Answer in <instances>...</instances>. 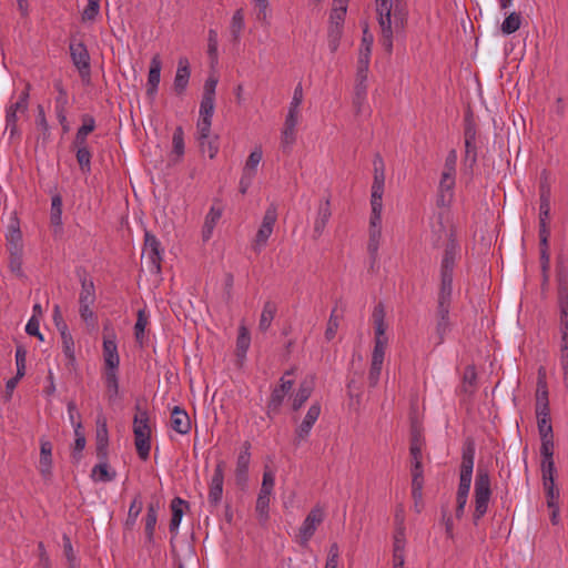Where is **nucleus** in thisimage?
I'll list each match as a JSON object with an SVG mask.
<instances>
[{"label":"nucleus","instance_id":"56","mask_svg":"<svg viewBox=\"0 0 568 568\" xmlns=\"http://www.w3.org/2000/svg\"><path fill=\"white\" fill-rule=\"evenodd\" d=\"M217 32L213 29H210L207 37V54L212 63L217 61Z\"/></svg>","mask_w":568,"mask_h":568},{"label":"nucleus","instance_id":"10","mask_svg":"<svg viewBox=\"0 0 568 568\" xmlns=\"http://www.w3.org/2000/svg\"><path fill=\"white\" fill-rule=\"evenodd\" d=\"M224 468H225V462L219 460L211 483H210V490H209V503L212 507H217L222 500L223 496V483H224Z\"/></svg>","mask_w":568,"mask_h":568},{"label":"nucleus","instance_id":"19","mask_svg":"<svg viewBox=\"0 0 568 568\" xmlns=\"http://www.w3.org/2000/svg\"><path fill=\"white\" fill-rule=\"evenodd\" d=\"M171 427L179 434L185 435L191 429V420L187 413L180 406H175L171 413Z\"/></svg>","mask_w":568,"mask_h":568},{"label":"nucleus","instance_id":"63","mask_svg":"<svg viewBox=\"0 0 568 568\" xmlns=\"http://www.w3.org/2000/svg\"><path fill=\"white\" fill-rule=\"evenodd\" d=\"M542 480L555 479L556 466L552 459H542L541 462Z\"/></svg>","mask_w":568,"mask_h":568},{"label":"nucleus","instance_id":"41","mask_svg":"<svg viewBox=\"0 0 568 568\" xmlns=\"http://www.w3.org/2000/svg\"><path fill=\"white\" fill-rule=\"evenodd\" d=\"M521 17L517 12H511L501 23V31L505 34H511L520 28Z\"/></svg>","mask_w":568,"mask_h":568},{"label":"nucleus","instance_id":"45","mask_svg":"<svg viewBox=\"0 0 568 568\" xmlns=\"http://www.w3.org/2000/svg\"><path fill=\"white\" fill-rule=\"evenodd\" d=\"M172 152L180 159L184 154V132L182 126H176L172 136Z\"/></svg>","mask_w":568,"mask_h":568},{"label":"nucleus","instance_id":"61","mask_svg":"<svg viewBox=\"0 0 568 568\" xmlns=\"http://www.w3.org/2000/svg\"><path fill=\"white\" fill-rule=\"evenodd\" d=\"M374 165V180L385 182V164L379 153L375 154L373 160Z\"/></svg>","mask_w":568,"mask_h":568},{"label":"nucleus","instance_id":"2","mask_svg":"<svg viewBox=\"0 0 568 568\" xmlns=\"http://www.w3.org/2000/svg\"><path fill=\"white\" fill-rule=\"evenodd\" d=\"M133 434L136 453L142 460H146L151 450V427L149 425V414L146 409L141 408L140 404L135 405Z\"/></svg>","mask_w":568,"mask_h":568},{"label":"nucleus","instance_id":"16","mask_svg":"<svg viewBox=\"0 0 568 568\" xmlns=\"http://www.w3.org/2000/svg\"><path fill=\"white\" fill-rule=\"evenodd\" d=\"M405 526H403V519H400V523L398 527L395 528L394 532V542H393V565L397 566H404L405 564Z\"/></svg>","mask_w":568,"mask_h":568},{"label":"nucleus","instance_id":"53","mask_svg":"<svg viewBox=\"0 0 568 568\" xmlns=\"http://www.w3.org/2000/svg\"><path fill=\"white\" fill-rule=\"evenodd\" d=\"M26 357L27 351L22 345L17 346L16 349V364H17V376L22 378L26 374Z\"/></svg>","mask_w":568,"mask_h":568},{"label":"nucleus","instance_id":"29","mask_svg":"<svg viewBox=\"0 0 568 568\" xmlns=\"http://www.w3.org/2000/svg\"><path fill=\"white\" fill-rule=\"evenodd\" d=\"M313 392V383L312 381H303L300 384V387L295 394V397L293 399L292 408L294 410H298L304 403L310 398Z\"/></svg>","mask_w":568,"mask_h":568},{"label":"nucleus","instance_id":"52","mask_svg":"<svg viewBox=\"0 0 568 568\" xmlns=\"http://www.w3.org/2000/svg\"><path fill=\"white\" fill-rule=\"evenodd\" d=\"M146 324H148V317L145 315V312H144V310H140L138 312V318H136V323L134 325V335H135L136 342H139V343H142V341H143L144 329H145Z\"/></svg>","mask_w":568,"mask_h":568},{"label":"nucleus","instance_id":"49","mask_svg":"<svg viewBox=\"0 0 568 568\" xmlns=\"http://www.w3.org/2000/svg\"><path fill=\"white\" fill-rule=\"evenodd\" d=\"M77 161L80 166V170L83 173H89L91 171V152L89 148H82L77 150Z\"/></svg>","mask_w":568,"mask_h":568},{"label":"nucleus","instance_id":"35","mask_svg":"<svg viewBox=\"0 0 568 568\" xmlns=\"http://www.w3.org/2000/svg\"><path fill=\"white\" fill-rule=\"evenodd\" d=\"M158 506L154 504H149L146 516H145V535L149 541H152L153 535L155 531V525L158 521Z\"/></svg>","mask_w":568,"mask_h":568},{"label":"nucleus","instance_id":"22","mask_svg":"<svg viewBox=\"0 0 568 568\" xmlns=\"http://www.w3.org/2000/svg\"><path fill=\"white\" fill-rule=\"evenodd\" d=\"M423 465L422 462H412V497L423 499Z\"/></svg>","mask_w":568,"mask_h":568},{"label":"nucleus","instance_id":"46","mask_svg":"<svg viewBox=\"0 0 568 568\" xmlns=\"http://www.w3.org/2000/svg\"><path fill=\"white\" fill-rule=\"evenodd\" d=\"M54 89L58 91V95L55 98V111L67 110L68 106V93L62 84L61 80L54 81Z\"/></svg>","mask_w":568,"mask_h":568},{"label":"nucleus","instance_id":"14","mask_svg":"<svg viewBox=\"0 0 568 568\" xmlns=\"http://www.w3.org/2000/svg\"><path fill=\"white\" fill-rule=\"evenodd\" d=\"M250 443H244V449L240 453L236 462L235 479L239 486L244 487L248 478V465H250Z\"/></svg>","mask_w":568,"mask_h":568},{"label":"nucleus","instance_id":"60","mask_svg":"<svg viewBox=\"0 0 568 568\" xmlns=\"http://www.w3.org/2000/svg\"><path fill=\"white\" fill-rule=\"evenodd\" d=\"M100 11V1H89L82 13L83 21H93Z\"/></svg>","mask_w":568,"mask_h":568},{"label":"nucleus","instance_id":"36","mask_svg":"<svg viewBox=\"0 0 568 568\" xmlns=\"http://www.w3.org/2000/svg\"><path fill=\"white\" fill-rule=\"evenodd\" d=\"M285 396L286 394H284L283 389H280L278 387H275L272 390L267 403V415L270 417H272V415H276L280 412Z\"/></svg>","mask_w":568,"mask_h":568},{"label":"nucleus","instance_id":"44","mask_svg":"<svg viewBox=\"0 0 568 568\" xmlns=\"http://www.w3.org/2000/svg\"><path fill=\"white\" fill-rule=\"evenodd\" d=\"M262 156H263V153L260 148H256L254 151H252L245 162L243 172L255 175L256 168L260 164Z\"/></svg>","mask_w":568,"mask_h":568},{"label":"nucleus","instance_id":"26","mask_svg":"<svg viewBox=\"0 0 568 568\" xmlns=\"http://www.w3.org/2000/svg\"><path fill=\"white\" fill-rule=\"evenodd\" d=\"M108 428L105 422H103L97 429V457L99 459H108Z\"/></svg>","mask_w":568,"mask_h":568},{"label":"nucleus","instance_id":"55","mask_svg":"<svg viewBox=\"0 0 568 568\" xmlns=\"http://www.w3.org/2000/svg\"><path fill=\"white\" fill-rule=\"evenodd\" d=\"M338 326H339V317L336 315V308H334L331 313V316L327 322V327L325 331L326 341L329 342L335 337Z\"/></svg>","mask_w":568,"mask_h":568},{"label":"nucleus","instance_id":"51","mask_svg":"<svg viewBox=\"0 0 568 568\" xmlns=\"http://www.w3.org/2000/svg\"><path fill=\"white\" fill-rule=\"evenodd\" d=\"M143 503L140 499V497H135L129 508L128 518H126V526H133L135 524L136 518L139 517L140 513L142 511Z\"/></svg>","mask_w":568,"mask_h":568},{"label":"nucleus","instance_id":"34","mask_svg":"<svg viewBox=\"0 0 568 568\" xmlns=\"http://www.w3.org/2000/svg\"><path fill=\"white\" fill-rule=\"evenodd\" d=\"M95 301V290L93 281L81 278V292L79 297V304H93Z\"/></svg>","mask_w":568,"mask_h":568},{"label":"nucleus","instance_id":"42","mask_svg":"<svg viewBox=\"0 0 568 568\" xmlns=\"http://www.w3.org/2000/svg\"><path fill=\"white\" fill-rule=\"evenodd\" d=\"M212 120L210 119H200L197 122L199 130V143L201 151L205 153V141L210 138Z\"/></svg>","mask_w":568,"mask_h":568},{"label":"nucleus","instance_id":"27","mask_svg":"<svg viewBox=\"0 0 568 568\" xmlns=\"http://www.w3.org/2000/svg\"><path fill=\"white\" fill-rule=\"evenodd\" d=\"M61 339L63 353L68 358L67 366L73 367L75 364L74 342L72 335L68 332L67 324H63V329H61Z\"/></svg>","mask_w":568,"mask_h":568},{"label":"nucleus","instance_id":"11","mask_svg":"<svg viewBox=\"0 0 568 568\" xmlns=\"http://www.w3.org/2000/svg\"><path fill=\"white\" fill-rule=\"evenodd\" d=\"M373 37L367 36V30H364V37L362 40V47L359 49L358 57V67H357V78L362 79V81H366L368 65H369V57L372 52Z\"/></svg>","mask_w":568,"mask_h":568},{"label":"nucleus","instance_id":"17","mask_svg":"<svg viewBox=\"0 0 568 568\" xmlns=\"http://www.w3.org/2000/svg\"><path fill=\"white\" fill-rule=\"evenodd\" d=\"M454 186L455 173L443 172L438 186V206H444L452 201Z\"/></svg>","mask_w":568,"mask_h":568},{"label":"nucleus","instance_id":"6","mask_svg":"<svg viewBox=\"0 0 568 568\" xmlns=\"http://www.w3.org/2000/svg\"><path fill=\"white\" fill-rule=\"evenodd\" d=\"M277 221V209L275 204H271L263 216L262 224L257 230L252 248L260 253L261 250L266 245L270 236L273 233L274 225Z\"/></svg>","mask_w":568,"mask_h":568},{"label":"nucleus","instance_id":"18","mask_svg":"<svg viewBox=\"0 0 568 568\" xmlns=\"http://www.w3.org/2000/svg\"><path fill=\"white\" fill-rule=\"evenodd\" d=\"M190 67L186 58L179 60L178 70L174 78L173 89L176 94L181 95L186 90L190 80Z\"/></svg>","mask_w":568,"mask_h":568},{"label":"nucleus","instance_id":"48","mask_svg":"<svg viewBox=\"0 0 568 568\" xmlns=\"http://www.w3.org/2000/svg\"><path fill=\"white\" fill-rule=\"evenodd\" d=\"M214 99L215 97L202 95L200 104V119L212 120L214 113Z\"/></svg>","mask_w":568,"mask_h":568},{"label":"nucleus","instance_id":"39","mask_svg":"<svg viewBox=\"0 0 568 568\" xmlns=\"http://www.w3.org/2000/svg\"><path fill=\"white\" fill-rule=\"evenodd\" d=\"M251 344V336L248 329L242 325L239 328V336L236 339V352L237 355L244 356Z\"/></svg>","mask_w":568,"mask_h":568},{"label":"nucleus","instance_id":"33","mask_svg":"<svg viewBox=\"0 0 568 568\" xmlns=\"http://www.w3.org/2000/svg\"><path fill=\"white\" fill-rule=\"evenodd\" d=\"M118 371L104 369V381L109 400H113L119 394Z\"/></svg>","mask_w":568,"mask_h":568},{"label":"nucleus","instance_id":"59","mask_svg":"<svg viewBox=\"0 0 568 568\" xmlns=\"http://www.w3.org/2000/svg\"><path fill=\"white\" fill-rule=\"evenodd\" d=\"M346 10L347 9L345 7H334L329 16V27H339L341 29H343Z\"/></svg>","mask_w":568,"mask_h":568},{"label":"nucleus","instance_id":"62","mask_svg":"<svg viewBox=\"0 0 568 568\" xmlns=\"http://www.w3.org/2000/svg\"><path fill=\"white\" fill-rule=\"evenodd\" d=\"M537 424L540 438L554 437L550 418L539 417L537 418Z\"/></svg>","mask_w":568,"mask_h":568},{"label":"nucleus","instance_id":"30","mask_svg":"<svg viewBox=\"0 0 568 568\" xmlns=\"http://www.w3.org/2000/svg\"><path fill=\"white\" fill-rule=\"evenodd\" d=\"M221 215H222V211L220 209H215L214 206L211 207L210 212L207 213V215L205 217L203 230H202L203 241L210 240L217 221L221 219Z\"/></svg>","mask_w":568,"mask_h":568},{"label":"nucleus","instance_id":"4","mask_svg":"<svg viewBox=\"0 0 568 568\" xmlns=\"http://www.w3.org/2000/svg\"><path fill=\"white\" fill-rule=\"evenodd\" d=\"M491 496L490 476L487 469L478 468L475 479V510L473 521H478L485 516L488 509V503Z\"/></svg>","mask_w":568,"mask_h":568},{"label":"nucleus","instance_id":"15","mask_svg":"<svg viewBox=\"0 0 568 568\" xmlns=\"http://www.w3.org/2000/svg\"><path fill=\"white\" fill-rule=\"evenodd\" d=\"M477 390V372L474 365H468L465 367L462 384L459 386V395H463L465 398H471Z\"/></svg>","mask_w":568,"mask_h":568},{"label":"nucleus","instance_id":"21","mask_svg":"<svg viewBox=\"0 0 568 568\" xmlns=\"http://www.w3.org/2000/svg\"><path fill=\"white\" fill-rule=\"evenodd\" d=\"M103 357L105 369L118 371L120 358L118 354L116 343L114 339L104 338Z\"/></svg>","mask_w":568,"mask_h":568},{"label":"nucleus","instance_id":"38","mask_svg":"<svg viewBox=\"0 0 568 568\" xmlns=\"http://www.w3.org/2000/svg\"><path fill=\"white\" fill-rule=\"evenodd\" d=\"M560 308V332L568 331V292L566 288L559 290Z\"/></svg>","mask_w":568,"mask_h":568},{"label":"nucleus","instance_id":"40","mask_svg":"<svg viewBox=\"0 0 568 568\" xmlns=\"http://www.w3.org/2000/svg\"><path fill=\"white\" fill-rule=\"evenodd\" d=\"M244 29V12L243 9H237L231 21V33L233 37V41L237 42L240 39V34L242 30Z\"/></svg>","mask_w":568,"mask_h":568},{"label":"nucleus","instance_id":"37","mask_svg":"<svg viewBox=\"0 0 568 568\" xmlns=\"http://www.w3.org/2000/svg\"><path fill=\"white\" fill-rule=\"evenodd\" d=\"M381 237H382L381 229L369 230V240H368V244H367V251H368L371 260H372V267L374 266V264L377 261Z\"/></svg>","mask_w":568,"mask_h":568},{"label":"nucleus","instance_id":"31","mask_svg":"<svg viewBox=\"0 0 568 568\" xmlns=\"http://www.w3.org/2000/svg\"><path fill=\"white\" fill-rule=\"evenodd\" d=\"M270 497H271L270 493L260 489V493H258V496L256 499L255 510H256L257 518L261 524H265L268 519Z\"/></svg>","mask_w":568,"mask_h":568},{"label":"nucleus","instance_id":"32","mask_svg":"<svg viewBox=\"0 0 568 568\" xmlns=\"http://www.w3.org/2000/svg\"><path fill=\"white\" fill-rule=\"evenodd\" d=\"M61 215H62V200L60 195H55L52 197L51 202V212H50V222L51 225L54 226V233L57 234L61 231Z\"/></svg>","mask_w":568,"mask_h":568},{"label":"nucleus","instance_id":"13","mask_svg":"<svg viewBox=\"0 0 568 568\" xmlns=\"http://www.w3.org/2000/svg\"><path fill=\"white\" fill-rule=\"evenodd\" d=\"M52 444L45 438L40 439L39 471L44 479L52 475Z\"/></svg>","mask_w":568,"mask_h":568},{"label":"nucleus","instance_id":"7","mask_svg":"<svg viewBox=\"0 0 568 568\" xmlns=\"http://www.w3.org/2000/svg\"><path fill=\"white\" fill-rule=\"evenodd\" d=\"M324 520L323 509L320 507H314L304 519L302 526L298 529L297 534V542L302 547H306L308 541L314 536L317 527Z\"/></svg>","mask_w":568,"mask_h":568},{"label":"nucleus","instance_id":"3","mask_svg":"<svg viewBox=\"0 0 568 568\" xmlns=\"http://www.w3.org/2000/svg\"><path fill=\"white\" fill-rule=\"evenodd\" d=\"M457 245L449 241L445 247L440 266V286L437 301L452 303L453 272L455 266Z\"/></svg>","mask_w":568,"mask_h":568},{"label":"nucleus","instance_id":"25","mask_svg":"<svg viewBox=\"0 0 568 568\" xmlns=\"http://www.w3.org/2000/svg\"><path fill=\"white\" fill-rule=\"evenodd\" d=\"M183 507H189V504L180 497H175L171 501L172 517L170 520V531L175 532L181 524L183 516Z\"/></svg>","mask_w":568,"mask_h":568},{"label":"nucleus","instance_id":"1","mask_svg":"<svg viewBox=\"0 0 568 568\" xmlns=\"http://www.w3.org/2000/svg\"><path fill=\"white\" fill-rule=\"evenodd\" d=\"M376 7L382 29L381 43L384 50L390 54L393 52V34L403 33L407 24V0H376Z\"/></svg>","mask_w":568,"mask_h":568},{"label":"nucleus","instance_id":"64","mask_svg":"<svg viewBox=\"0 0 568 568\" xmlns=\"http://www.w3.org/2000/svg\"><path fill=\"white\" fill-rule=\"evenodd\" d=\"M95 129V121L93 116L84 114L82 116V125L78 129L77 133L88 136Z\"/></svg>","mask_w":568,"mask_h":568},{"label":"nucleus","instance_id":"50","mask_svg":"<svg viewBox=\"0 0 568 568\" xmlns=\"http://www.w3.org/2000/svg\"><path fill=\"white\" fill-rule=\"evenodd\" d=\"M384 183L385 182L378 181V180L373 181L372 196H371L372 207L383 206Z\"/></svg>","mask_w":568,"mask_h":568},{"label":"nucleus","instance_id":"20","mask_svg":"<svg viewBox=\"0 0 568 568\" xmlns=\"http://www.w3.org/2000/svg\"><path fill=\"white\" fill-rule=\"evenodd\" d=\"M331 215V203L329 200L326 199L318 205L317 216L314 222V239H318L323 234Z\"/></svg>","mask_w":568,"mask_h":568},{"label":"nucleus","instance_id":"9","mask_svg":"<svg viewBox=\"0 0 568 568\" xmlns=\"http://www.w3.org/2000/svg\"><path fill=\"white\" fill-rule=\"evenodd\" d=\"M143 254L146 255V258L150 263L151 271L159 274L161 272V244L150 232H145L144 234V250Z\"/></svg>","mask_w":568,"mask_h":568},{"label":"nucleus","instance_id":"5","mask_svg":"<svg viewBox=\"0 0 568 568\" xmlns=\"http://www.w3.org/2000/svg\"><path fill=\"white\" fill-rule=\"evenodd\" d=\"M474 458H475V443L471 438H467L463 446L462 464H460V473H459V485H458L456 497L468 498L471 478H473Z\"/></svg>","mask_w":568,"mask_h":568},{"label":"nucleus","instance_id":"24","mask_svg":"<svg viewBox=\"0 0 568 568\" xmlns=\"http://www.w3.org/2000/svg\"><path fill=\"white\" fill-rule=\"evenodd\" d=\"M276 313L277 304L273 301H266L263 305V310L258 322V329L261 332H266L270 328Z\"/></svg>","mask_w":568,"mask_h":568},{"label":"nucleus","instance_id":"43","mask_svg":"<svg viewBox=\"0 0 568 568\" xmlns=\"http://www.w3.org/2000/svg\"><path fill=\"white\" fill-rule=\"evenodd\" d=\"M542 485L547 497V506L552 507L558 504L559 489L556 487L555 479L542 480Z\"/></svg>","mask_w":568,"mask_h":568},{"label":"nucleus","instance_id":"54","mask_svg":"<svg viewBox=\"0 0 568 568\" xmlns=\"http://www.w3.org/2000/svg\"><path fill=\"white\" fill-rule=\"evenodd\" d=\"M296 140V133L294 126L284 125V130L282 132V148L285 152H290L291 146L294 144Z\"/></svg>","mask_w":568,"mask_h":568},{"label":"nucleus","instance_id":"8","mask_svg":"<svg viewBox=\"0 0 568 568\" xmlns=\"http://www.w3.org/2000/svg\"><path fill=\"white\" fill-rule=\"evenodd\" d=\"M69 49L72 62L78 69L81 78L83 80L90 78V55L84 43L80 41H71Z\"/></svg>","mask_w":568,"mask_h":568},{"label":"nucleus","instance_id":"12","mask_svg":"<svg viewBox=\"0 0 568 568\" xmlns=\"http://www.w3.org/2000/svg\"><path fill=\"white\" fill-rule=\"evenodd\" d=\"M161 69H162V61L160 59L159 54H155L150 62V69L148 74V83H146V95L150 99H154L158 87L161 80Z\"/></svg>","mask_w":568,"mask_h":568},{"label":"nucleus","instance_id":"23","mask_svg":"<svg viewBox=\"0 0 568 568\" xmlns=\"http://www.w3.org/2000/svg\"><path fill=\"white\" fill-rule=\"evenodd\" d=\"M423 445H424V438H423L422 432L416 426H412L410 446H409V454L412 457V462H422Z\"/></svg>","mask_w":568,"mask_h":568},{"label":"nucleus","instance_id":"57","mask_svg":"<svg viewBox=\"0 0 568 568\" xmlns=\"http://www.w3.org/2000/svg\"><path fill=\"white\" fill-rule=\"evenodd\" d=\"M452 323L449 318L445 320H436V335H437V342L436 345H440L445 341L446 334L450 331Z\"/></svg>","mask_w":568,"mask_h":568},{"label":"nucleus","instance_id":"47","mask_svg":"<svg viewBox=\"0 0 568 568\" xmlns=\"http://www.w3.org/2000/svg\"><path fill=\"white\" fill-rule=\"evenodd\" d=\"M477 162L476 141H465V165L471 171Z\"/></svg>","mask_w":568,"mask_h":568},{"label":"nucleus","instance_id":"28","mask_svg":"<svg viewBox=\"0 0 568 568\" xmlns=\"http://www.w3.org/2000/svg\"><path fill=\"white\" fill-rule=\"evenodd\" d=\"M115 471L109 470L108 459H100V463L91 471V478L94 481L109 483L115 478Z\"/></svg>","mask_w":568,"mask_h":568},{"label":"nucleus","instance_id":"58","mask_svg":"<svg viewBox=\"0 0 568 568\" xmlns=\"http://www.w3.org/2000/svg\"><path fill=\"white\" fill-rule=\"evenodd\" d=\"M342 32H343V29H341L339 27H329L328 28V34H327L328 48H329L331 52H333V53L336 52V50L338 49Z\"/></svg>","mask_w":568,"mask_h":568}]
</instances>
